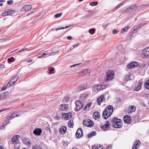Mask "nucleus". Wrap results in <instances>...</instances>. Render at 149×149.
Wrapping results in <instances>:
<instances>
[{
    "mask_svg": "<svg viewBox=\"0 0 149 149\" xmlns=\"http://www.w3.org/2000/svg\"><path fill=\"white\" fill-rule=\"evenodd\" d=\"M113 33H117V31L116 29H113Z\"/></svg>",
    "mask_w": 149,
    "mask_h": 149,
    "instance_id": "obj_60",
    "label": "nucleus"
},
{
    "mask_svg": "<svg viewBox=\"0 0 149 149\" xmlns=\"http://www.w3.org/2000/svg\"><path fill=\"white\" fill-rule=\"evenodd\" d=\"M90 71V70L89 69H87L84 72V73L85 74H86L87 73H88V72Z\"/></svg>",
    "mask_w": 149,
    "mask_h": 149,
    "instance_id": "obj_56",
    "label": "nucleus"
},
{
    "mask_svg": "<svg viewBox=\"0 0 149 149\" xmlns=\"http://www.w3.org/2000/svg\"><path fill=\"white\" fill-rule=\"evenodd\" d=\"M68 126L69 127H72L73 125L72 120H70L68 123Z\"/></svg>",
    "mask_w": 149,
    "mask_h": 149,
    "instance_id": "obj_30",
    "label": "nucleus"
},
{
    "mask_svg": "<svg viewBox=\"0 0 149 149\" xmlns=\"http://www.w3.org/2000/svg\"><path fill=\"white\" fill-rule=\"evenodd\" d=\"M131 75L129 74L127 75L126 76L125 79L126 80L128 81L131 79L130 77Z\"/></svg>",
    "mask_w": 149,
    "mask_h": 149,
    "instance_id": "obj_39",
    "label": "nucleus"
},
{
    "mask_svg": "<svg viewBox=\"0 0 149 149\" xmlns=\"http://www.w3.org/2000/svg\"><path fill=\"white\" fill-rule=\"evenodd\" d=\"M83 124L86 127H91L93 125L94 123L90 119H87L83 121Z\"/></svg>",
    "mask_w": 149,
    "mask_h": 149,
    "instance_id": "obj_4",
    "label": "nucleus"
},
{
    "mask_svg": "<svg viewBox=\"0 0 149 149\" xmlns=\"http://www.w3.org/2000/svg\"><path fill=\"white\" fill-rule=\"evenodd\" d=\"M62 14V13H58L54 15L55 18H57L60 17Z\"/></svg>",
    "mask_w": 149,
    "mask_h": 149,
    "instance_id": "obj_40",
    "label": "nucleus"
},
{
    "mask_svg": "<svg viewBox=\"0 0 149 149\" xmlns=\"http://www.w3.org/2000/svg\"><path fill=\"white\" fill-rule=\"evenodd\" d=\"M54 68H51L49 69V70L50 74H52L54 73Z\"/></svg>",
    "mask_w": 149,
    "mask_h": 149,
    "instance_id": "obj_38",
    "label": "nucleus"
},
{
    "mask_svg": "<svg viewBox=\"0 0 149 149\" xmlns=\"http://www.w3.org/2000/svg\"><path fill=\"white\" fill-rule=\"evenodd\" d=\"M144 86L146 89H149V79L147 80L145 82Z\"/></svg>",
    "mask_w": 149,
    "mask_h": 149,
    "instance_id": "obj_27",
    "label": "nucleus"
},
{
    "mask_svg": "<svg viewBox=\"0 0 149 149\" xmlns=\"http://www.w3.org/2000/svg\"><path fill=\"white\" fill-rule=\"evenodd\" d=\"M103 146H98V149H103Z\"/></svg>",
    "mask_w": 149,
    "mask_h": 149,
    "instance_id": "obj_61",
    "label": "nucleus"
},
{
    "mask_svg": "<svg viewBox=\"0 0 149 149\" xmlns=\"http://www.w3.org/2000/svg\"><path fill=\"white\" fill-rule=\"evenodd\" d=\"M102 90H103L107 87V86L105 85H102Z\"/></svg>",
    "mask_w": 149,
    "mask_h": 149,
    "instance_id": "obj_50",
    "label": "nucleus"
},
{
    "mask_svg": "<svg viewBox=\"0 0 149 149\" xmlns=\"http://www.w3.org/2000/svg\"><path fill=\"white\" fill-rule=\"evenodd\" d=\"M69 27V26H66L65 27H61L58 28H57L56 29V31H57L58 30H61V29H67V28H68Z\"/></svg>",
    "mask_w": 149,
    "mask_h": 149,
    "instance_id": "obj_32",
    "label": "nucleus"
},
{
    "mask_svg": "<svg viewBox=\"0 0 149 149\" xmlns=\"http://www.w3.org/2000/svg\"><path fill=\"white\" fill-rule=\"evenodd\" d=\"M18 114H17L15 116H10V117H8L6 118V120L7 121H10V120L13 118L15 117H18Z\"/></svg>",
    "mask_w": 149,
    "mask_h": 149,
    "instance_id": "obj_28",
    "label": "nucleus"
},
{
    "mask_svg": "<svg viewBox=\"0 0 149 149\" xmlns=\"http://www.w3.org/2000/svg\"><path fill=\"white\" fill-rule=\"evenodd\" d=\"M89 108L86 105V106L84 107V108L83 109V110L84 111H85L86 110H87Z\"/></svg>",
    "mask_w": 149,
    "mask_h": 149,
    "instance_id": "obj_55",
    "label": "nucleus"
},
{
    "mask_svg": "<svg viewBox=\"0 0 149 149\" xmlns=\"http://www.w3.org/2000/svg\"><path fill=\"white\" fill-rule=\"evenodd\" d=\"M93 117L96 120L99 119L100 117V114L98 112L95 111L93 113Z\"/></svg>",
    "mask_w": 149,
    "mask_h": 149,
    "instance_id": "obj_19",
    "label": "nucleus"
},
{
    "mask_svg": "<svg viewBox=\"0 0 149 149\" xmlns=\"http://www.w3.org/2000/svg\"><path fill=\"white\" fill-rule=\"evenodd\" d=\"M109 25V24L106 25H104L102 26V27L104 28V29L107 26Z\"/></svg>",
    "mask_w": 149,
    "mask_h": 149,
    "instance_id": "obj_63",
    "label": "nucleus"
},
{
    "mask_svg": "<svg viewBox=\"0 0 149 149\" xmlns=\"http://www.w3.org/2000/svg\"><path fill=\"white\" fill-rule=\"evenodd\" d=\"M72 116V114L71 112L67 113H63L62 114V117L65 120L70 119Z\"/></svg>",
    "mask_w": 149,
    "mask_h": 149,
    "instance_id": "obj_8",
    "label": "nucleus"
},
{
    "mask_svg": "<svg viewBox=\"0 0 149 149\" xmlns=\"http://www.w3.org/2000/svg\"><path fill=\"white\" fill-rule=\"evenodd\" d=\"M18 76L17 75H16L13 78V79L11 80V81H12L14 83H15L17 81V79H18Z\"/></svg>",
    "mask_w": 149,
    "mask_h": 149,
    "instance_id": "obj_23",
    "label": "nucleus"
},
{
    "mask_svg": "<svg viewBox=\"0 0 149 149\" xmlns=\"http://www.w3.org/2000/svg\"><path fill=\"white\" fill-rule=\"evenodd\" d=\"M136 107L134 106H131L130 108L128 110V112L129 113H131L135 111L136 110Z\"/></svg>",
    "mask_w": 149,
    "mask_h": 149,
    "instance_id": "obj_22",
    "label": "nucleus"
},
{
    "mask_svg": "<svg viewBox=\"0 0 149 149\" xmlns=\"http://www.w3.org/2000/svg\"><path fill=\"white\" fill-rule=\"evenodd\" d=\"M139 27L138 26V25L134 26V31L135 30H136L137 29H139Z\"/></svg>",
    "mask_w": 149,
    "mask_h": 149,
    "instance_id": "obj_51",
    "label": "nucleus"
},
{
    "mask_svg": "<svg viewBox=\"0 0 149 149\" xmlns=\"http://www.w3.org/2000/svg\"><path fill=\"white\" fill-rule=\"evenodd\" d=\"M143 54L144 57L149 58V47H147L143 49Z\"/></svg>",
    "mask_w": 149,
    "mask_h": 149,
    "instance_id": "obj_7",
    "label": "nucleus"
},
{
    "mask_svg": "<svg viewBox=\"0 0 149 149\" xmlns=\"http://www.w3.org/2000/svg\"><path fill=\"white\" fill-rule=\"evenodd\" d=\"M123 120L125 123L129 124L131 122V118L130 115H126L124 117Z\"/></svg>",
    "mask_w": 149,
    "mask_h": 149,
    "instance_id": "obj_9",
    "label": "nucleus"
},
{
    "mask_svg": "<svg viewBox=\"0 0 149 149\" xmlns=\"http://www.w3.org/2000/svg\"><path fill=\"white\" fill-rule=\"evenodd\" d=\"M97 86H98V91L100 90H102V89H101L102 88V85H97Z\"/></svg>",
    "mask_w": 149,
    "mask_h": 149,
    "instance_id": "obj_48",
    "label": "nucleus"
},
{
    "mask_svg": "<svg viewBox=\"0 0 149 149\" xmlns=\"http://www.w3.org/2000/svg\"><path fill=\"white\" fill-rule=\"evenodd\" d=\"M66 127L65 126H62L59 129V132L61 134L63 135L66 131Z\"/></svg>",
    "mask_w": 149,
    "mask_h": 149,
    "instance_id": "obj_15",
    "label": "nucleus"
},
{
    "mask_svg": "<svg viewBox=\"0 0 149 149\" xmlns=\"http://www.w3.org/2000/svg\"><path fill=\"white\" fill-rule=\"evenodd\" d=\"M70 99V98L69 97L67 96L63 99L62 102H66L69 100Z\"/></svg>",
    "mask_w": 149,
    "mask_h": 149,
    "instance_id": "obj_31",
    "label": "nucleus"
},
{
    "mask_svg": "<svg viewBox=\"0 0 149 149\" xmlns=\"http://www.w3.org/2000/svg\"><path fill=\"white\" fill-rule=\"evenodd\" d=\"M137 8V6H134V5H133V6H132L130 7H129L127 8V10H122V12L123 13H130L131 12H132L135 10Z\"/></svg>",
    "mask_w": 149,
    "mask_h": 149,
    "instance_id": "obj_6",
    "label": "nucleus"
},
{
    "mask_svg": "<svg viewBox=\"0 0 149 149\" xmlns=\"http://www.w3.org/2000/svg\"><path fill=\"white\" fill-rule=\"evenodd\" d=\"M14 84L12 81H10L8 83L7 86L8 87H10L13 86Z\"/></svg>",
    "mask_w": 149,
    "mask_h": 149,
    "instance_id": "obj_33",
    "label": "nucleus"
},
{
    "mask_svg": "<svg viewBox=\"0 0 149 149\" xmlns=\"http://www.w3.org/2000/svg\"><path fill=\"white\" fill-rule=\"evenodd\" d=\"M9 94L8 92L6 91L4 92L2 94L1 96L2 98H4L6 97V96L8 95Z\"/></svg>",
    "mask_w": 149,
    "mask_h": 149,
    "instance_id": "obj_29",
    "label": "nucleus"
},
{
    "mask_svg": "<svg viewBox=\"0 0 149 149\" xmlns=\"http://www.w3.org/2000/svg\"><path fill=\"white\" fill-rule=\"evenodd\" d=\"M140 141L138 140H136L134 143L132 149H137L140 146Z\"/></svg>",
    "mask_w": 149,
    "mask_h": 149,
    "instance_id": "obj_13",
    "label": "nucleus"
},
{
    "mask_svg": "<svg viewBox=\"0 0 149 149\" xmlns=\"http://www.w3.org/2000/svg\"><path fill=\"white\" fill-rule=\"evenodd\" d=\"M113 107L111 105L108 106L103 112L102 117L104 119H107L112 114L113 111Z\"/></svg>",
    "mask_w": 149,
    "mask_h": 149,
    "instance_id": "obj_1",
    "label": "nucleus"
},
{
    "mask_svg": "<svg viewBox=\"0 0 149 149\" xmlns=\"http://www.w3.org/2000/svg\"><path fill=\"white\" fill-rule=\"evenodd\" d=\"M138 64V62L134 61L128 64L127 67L128 68H132L137 66Z\"/></svg>",
    "mask_w": 149,
    "mask_h": 149,
    "instance_id": "obj_12",
    "label": "nucleus"
},
{
    "mask_svg": "<svg viewBox=\"0 0 149 149\" xmlns=\"http://www.w3.org/2000/svg\"><path fill=\"white\" fill-rule=\"evenodd\" d=\"M80 88L82 90H85L86 88V87H85L84 86H81Z\"/></svg>",
    "mask_w": 149,
    "mask_h": 149,
    "instance_id": "obj_54",
    "label": "nucleus"
},
{
    "mask_svg": "<svg viewBox=\"0 0 149 149\" xmlns=\"http://www.w3.org/2000/svg\"><path fill=\"white\" fill-rule=\"evenodd\" d=\"M12 14L11 13V11H6L3 12V13L2 14V16H5L6 15H10Z\"/></svg>",
    "mask_w": 149,
    "mask_h": 149,
    "instance_id": "obj_26",
    "label": "nucleus"
},
{
    "mask_svg": "<svg viewBox=\"0 0 149 149\" xmlns=\"http://www.w3.org/2000/svg\"><path fill=\"white\" fill-rule=\"evenodd\" d=\"M110 125V123L109 122L107 121V123L101 127V128L104 130H106L109 127Z\"/></svg>",
    "mask_w": 149,
    "mask_h": 149,
    "instance_id": "obj_20",
    "label": "nucleus"
},
{
    "mask_svg": "<svg viewBox=\"0 0 149 149\" xmlns=\"http://www.w3.org/2000/svg\"><path fill=\"white\" fill-rule=\"evenodd\" d=\"M92 4L93 6H95L97 5V3L96 2H94L92 3Z\"/></svg>",
    "mask_w": 149,
    "mask_h": 149,
    "instance_id": "obj_59",
    "label": "nucleus"
},
{
    "mask_svg": "<svg viewBox=\"0 0 149 149\" xmlns=\"http://www.w3.org/2000/svg\"><path fill=\"white\" fill-rule=\"evenodd\" d=\"M98 146H93L92 147V149H98Z\"/></svg>",
    "mask_w": 149,
    "mask_h": 149,
    "instance_id": "obj_57",
    "label": "nucleus"
},
{
    "mask_svg": "<svg viewBox=\"0 0 149 149\" xmlns=\"http://www.w3.org/2000/svg\"><path fill=\"white\" fill-rule=\"evenodd\" d=\"M129 28L128 26H127V27H125L123 28L121 30V33H123L124 32L126 31Z\"/></svg>",
    "mask_w": 149,
    "mask_h": 149,
    "instance_id": "obj_36",
    "label": "nucleus"
},
{
    "mask_svg": "<svg viewBox=\"0 0 149 149\" xmlns=\"http://www.w3.org/2000/svg\"><path fill=\"white\" fill-rule=\"evenodd\" d=\"M91 104H92V103L91 102H90V103H88L86 105L89 108V107H91Z\"/></svg>",
    "mask_w": 149,
    "mask_h": 149,
    "instance_id": "obj_58",
    "label": "nucleus"
},
{
    "mask_svg": "<svg viewBox=\"0 0 149 149\" xmlns=\"http://www.w3.org/2000/svg\"><path fill=\"white\" fill-rule=\"evenodd\" d=\"M13 0H10V1H8L7 2V3L9 5H11L13 3Z\"/></svg>",
    "mask_w": 149,
    "mask_h": 149,
    "instance_id": "obj_45",
    "label": "nucleus"
},
{
    "mask_svg": "<svg viewBox=\"0 0 149 149\" xmlns=\"http://www.w3.org/2000/svg\"><path fill=\"white\" fill-rule=\"evenodd\" d=\"M10 123V121H7V120L5 121L3 123V124L4 125L3 126H1L0 127V128L1 129H2V126L3 127H4L5 125H6L7 124H9Z\"/></svg>",
    "mask_w": 149,
    "mask_h": 149,
    "instance_id": "obj_37",
    "label": "nucleus"
},
{
    "mask_svg": "<svg viewBox=\"0 0 149 149\" xmlns=\"http://www.w3.org/2000/svg\"><path fill=\"white\" fill-rule=\"evenodd\" d=\"M19 136L16 135L13 136L11 139L12 144H16L18 142V138L19 137Z\"/></svg>",
    "mask_w": 149,
    "mask_h": 149,
    "instance_id": "obj_11",
    "label": "nucleus"
},
{
    "mask_svg": "<svg viewBox=\"0 0 149 149\" xmlns=\"http://www.w3.org/2000/svg\"><path fill=\"white\" fill-rule=\"evenodd\" d=\"M47 54L46 53H43L41 54V56H39L38 57L39 58H40L43 57V56H45Z\"/></svg>",
    "mask_w": 149,
    "mask_h": 149,
    "instance_id": "obj_46",
    "label": "nucleus"
},
{
    "mask_svg": "<svg viewBox=\"0 0 149 149\" xmlns=\"http://www.w3.org/2000/svg\"><path fill=\"white\" fill-rule=\"evenodd\" d=\"M42 132V130L40 128H36L33 131V133L36 135L39 136Z\"/></svg>",
    "mask_w": 149,
    "mask_h": 149,
    "instance_id": "obj_14",
    "label": "nucleus"
},
{
    "mask_svg": "<svg viewBox=\"0 0 149 149\" xmlns=\"http://www.w3.org/2000/svg\"><path fill=\"white\" fill-rule=\"evenodd\" d=\"M7 86H6L5 85L3 86L1 88V90L2 91H4L6 90L7 88Z\"/></svg>",
    "mask_w": 149,
    "mask_h": 149,
    "instance_id": "obj_49",
    "label": "nucleus"
},
{
    "mask_svg": "<svg viewBox=\"0 0 149 149\" xmlns=\"http://www.w3.org/2000/svg\"><path fill=\"white\" fill-rule=\"evenodd\" d=\"M144 25V24L143 23H141L139 25H138V26L139 27V29L142 26Z\"/></svg>",
    "mask_w": 149,
    "mask_h": 149,
    "instance_id": "obj_52",
    "label": "nucleus"
},
{
    "mask_svg": "<svg viewBox=\"0 0 149 149\" xmlns=\"http://www.w3.org/2000/svg\"><path fill=\"white\" fill-rule=\"evenodd\" d=\"M8 38H3L0 39V42H2L3 41H6L8 40V39H7Z\"/></svg>",
    "mask_w": 149,
    "mask_h": 149,
    "instance_id": "obj_43",
    "label": "nucleus"
},
{
    "mask_svg": "<svg viewBox=\"0 0 149 149\" xmlns=\"http://www.w3.org/2000/svg\"><path fill=\"white\" fill-rule=\"evenodd\" d=\"M141 84L139 83V85H138L136 87L135 90L136 91H138L140 90L141 88Z\"/></svg>",
    "mask_w": 149,
    "mask_h": 149,
    "instance_id": "obj_34",
    "label": "nucleus"
},
{
    "mask_svg": "<svg viewBox=\"0 0 149 149\" xmlns=\"http://www.w3.org/2000/svg\"><path fill=\"white\" fill-rule=\"evenodd\" d=\"M9 109V108H6V109H4L3 110H0V113L4 111H6L7 110Z\"/></svg>",
    "mask_w": 149,
    "mask_h": 149,
    "instance_id": "obj_53",
    "label": "nucleus"
},
{
    "mask_svg": "<svg viewBox=\"0 0 149 149\" xmlns=\"http://www.w3.org/2000/svg\"><path fill=\"white\" fill-rule=\"evenodd\" d=\"M76 107L75 108V110L76 111H79L80 109H82L84 106L83 103L81 101L78 100L75 102Z\"/></svg>",
    "mask_w": 149,
    "mask_h": 149,
    "instance_id": "obj_5",
    "label": "nucleus"
},
{
    "mask_svg": "<svg viewBox=\"0 0 149 149\" xmlns=\"http://www.w3.org/2000/svg\"><path fill=\"white\" fill-rule=\"evenodd\" d=\"M111 122L113 124V127L116 128H120L122 126L121 120L114 118L112 119Z\"/></svg>",
    "mask_w": 149,
    "mask_h": 149,
    "instance_id": "obj_2",
    "label": "nucleus"
},
{
    "mask_svg": "<svg viewBox=\"0 0 149 149\" xmlns=\"http://www.w3.org/2000/svg\"><path fill=\"white\" fill-rule=\"evenodd\" d=\"M122 48L123 46L122 45H120L118 46L117 47V49L119 51L121 52L122 51L123 49Z\"/></svg>",
    "mask_w": 149,
    "mask_h": 149,
    "instance_id": "obj_35",
    "label": "nucleus"
},
{
    "mask_svg": "<svg viewBox=\"0 0 149 149\" xmlns=\"http://www.w3.org/2000/svg\"><path fill=\"white\" fill-rule=\"evenodd\" d=\"M32 8V6L30 5L25 6L24 7L22 8L20 10L21 11H27L29 9H31Z\"/></svg>",
    "mask_w": 149,
    "mask_h": 149,
    "instance_id": "obj_17",
    "label": "nucleus"
},
{
    "mask_svg": "<svg viewBox=\"0 0 149 149\" xmlns=\"http://www.w3.org/2000/svg\"><path fill=\"white\" fill-rule=\"evenodd\" d=\"M33 149H42L41 148L40 146H33Z\"/></svg>",
    "mask_w": 149,
    "mask_h": 149,
    "instance_id": "obj_42",
    "label": "nucleus"
},
{
    "mask_svg": "<svg viewBox=\"0 0 149 149\" xmlns=\"http://www.w3.org/2000/svg\"><path fill=\"white\" fill-rule=\"evenodd\" d=\"M4 67V65H0V68H3Z\"/></svg>",
    "mask_w": 149,
    "mask_h": 149,
    "instance_id": "obj_64",
    "label": "nucleus"
},
{
    "mask_svg": "<svg viewBox=\"0 0 149 149\" xmlns=\"http://www.w3.org/2000/svg\"><path fill=\"white\" fill-rule=\"evenodd\" d=\"M68 109L67 104H62L61 105L60 107V110L66 111Z\"/></svg>",
    "mask_w": 149,
    "mask_h": 149,
    "instance_id": "obj_16",
    "label": "nucleus"
},
{
    "mask_svg": "<svg viewBox=\"0 0 149 149\" xmlns=\"http://www.w3.org/2000/svg\"><path fill=\"white\" fill-rule=\"evenodd\" d=\"M92 89L93 91L95 92H97L99 91L98 90V86L97 85H94Z\"/></svg>",
    "mask_w": 149,
    "mask_h": 149,
    "instance_id": "obj_25",
    "label": "nucleus"
},
{
    "mask_svg": "<svg viewBox=\"0 0 149 149\" xmlns=\"http://www.w3.org/2000/svg\"><path fill=\"white\" fill-rule=\"evenodd\" d=\"M11 114L12 115V116H16V115L17 114H16V112L15 113H14V112H13V113H12Z\"/></svg>",
    "mask_w": 149,
    "mask_h": 149,
    "instance_id": "obj_62",
    "label": "nucleus"
},
{
    "mask_svg": "<svg viewBox=\"0 0 149 149\" xmlns=\"http://www.w3.org/2000/svg\"><path fill=\"white\" fill-rule=\"evenodd\" d=\"M83 134V132L82 130L80 128H79L77 130L76 134V136L77 138H81Z\"/></svg>",
    "mask_w": 149,
    "mask_h": 149,
    "instance_id": "obj_10",
    "label": "nucleus"
},
{
    "mask_svg": "<svg viewBox=\"0 0 149 149\" xmlns=\"http://www.w3.org/2000/svg\"><path fill=\"white\" fill-rule=\"evenodd\" d=\"M114 74V72L112 70L108 71L106 73V81H111L113 78Z\"/></svg>",
    "mask_w": 149,
    "mask_h": 149,
    "instance_id": "obj_3",
    "label": "nucleus"
},
{
    "mask_svg": "<svg viewBox=\"0 0 149 149\" xmlns=\"http://www.w3.org/2000/svg\"><path fill=\"white\" fill-rule=\"evenodd\" d=\"M96 134V132L95 131L91 133L88 135V137L90 138L92 137L93 136H95Z\"/></svg>",
    "mask_w": 149,
    "mask_h": 149,
    "instance_id": "obj_24",
    "label": "nucleus"
},
{
    "mask_svg": "<svg viewBox=\"0 0 149 149\" xmlns=\"http://www.w3.org/2000/svg\"><path fill=\"white\" fill-rule=\"evenodd\" d=\"M24 143L28 146L31 145V143L29 140L27 138H24L23 139Z\"/></svg>",
    "mask_w": 149,
    "mask_h": 149,
    "instance_id": "obj_21",
    "label": "nucleus"
},
{
    "mask_svg": "<svg viewBox=\"0 0 149 149\" xmlns=\"http://www.w3.org/2000/svg\"><path fill=\"white\" fill-rule=\"evenodd\" d=\"M89 32L90 33H94L95 32V31L93 29H90L89 30Z\"/></svg>",
    "mask_w": 149,
    "mask_h": 149,
    "instance_id": "obj_47",
    "label": "nucleus"
},
{
    "mask_svg": "<svg viewBox=\"0 0 149 149\" xmlns=\"http://www.w3.org/2000/svg\"><path fill=\"white\" fill-rule=\"evenodd\" d=\"M123 4H124L123 2H122L121 3H120L116 7V9H118V8H120V6H122Z\"/></svg>",
    "mask_w": 149,
    "mask_h": 149,
    "instance_id": "obj_44",
    "label": "nucleus"
},
{
    "mask_svg": "<svg viewBox=\"0 0 149 149\" xmlns=\"http://www.w3.org/2000/svg\"><path fill=\"white\" fill-rule=\"evenodd\" d=\"M15 60L14 58L13 57H11L10 58H9L8 59V61L9 62H13Z\"/></svg>",
    "mask_w": 149,
    "mask_h": 149,
    "instance_id": "obj_41",
    "label": "nucleus"
},
{
    "mask_svg": "<svg viewBox=\"0 0 149 149\" xmlns=\"http://www.w3.org/2000/svg\"><path fill=\"white\" fill-rule=\"evenodd\" d=\"M104 100V97L103 95H102L97 100V104L100 105L101 102H102Z\"/></svg>",
    "mask_w": 149,
    "mask_h": 149,
    "instance_id": "obj_18",
    "label": "nucleus"
}]
</instances>
